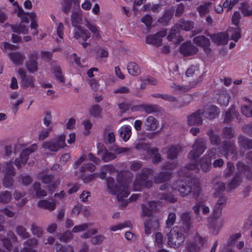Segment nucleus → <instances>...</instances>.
Instances as JSON below:
<instances>
[{
	"mask_svg": "<svg viewBox=\"0 0 252 252\" xmlns=\"http://www.w3.org/2000/svg\"><path fill=\"white\" fill-rule=\"evenodd\" d=\"M230 96L227 93L220 94L217 97V100L220 105L226 106L228 105Z\"/></svg>",
	"mask_w": 252,
	"mask_h": 252,
	"instance_id": "obj_45",
	"label": "nucleus"
},
{
	"mask_svg": "<svg viewBox=\"0 0 252 252\" xmlns=\"http://www.w3.org/2000/svg\"><path fill=\"white\" fill-rule=\"evenodd\" d=\"M37 241L36 239L28 240L25 243L24 247L22 252H36L33 248L37 245Z\"/></svg>",
	"mask_w": 252,
	"mask_h": 252,
	"instance_id": "obj_38",
	"label": "nucleus"
},
{
	"mask_svg": "<svg viewBox=\"0 0 252 252\" xmlns=\"http://www.w3.org/2000/svg\"><path fill=\"white\" fill-rule=\"evenodd\" d=\"M144 125L146 130L154 131L157 129L158 123L154 117L149 116L145 120Z\"/></svg>",
	"mask_w": 252,
	"mask_h": 252,
	"instance_id": "obj_29",
	"label": "nucleus"
},
{
	"mask_svg": "<svg viewBox=\"0 0 252 252\" xmlns=\"http://www.w3.org/2000/svg\"><path fill=\"white\" fill-rule=\"evenodd\" d=\"M171 88L172 91L175 94H181L188 92L189 90V87L181 86L176 84H173Z\"/></svg>",
	"mask_w": 252,
	"mask_h": 252,
	"instance_id": "obj_42",
	"label": "nucleus"
},
{
	"mask_svg": "<svg viewBox=\"0 0 252 252\" xmlns=\"http://www.w3.org/2000/svg\"><path fill=\"white\" fill-rule=\"evenodd\" d=\"M135 148L137 150L144 149L147 150L148 154L152 157V161L153 162L158 163L160 161L161 157L160 155L158 153V151L157 149L153 148L149 149L148 145L139 142L136 144Z\"/></svg>",
	"mask_w": 252,
	"mask_h": 252,
	"instance_id": "obj_16",
	"label": "nucleus"
},
{
	"mask_svg": "<svg viewBox=\"0 0 252 252\" xmlns=\"http://www.w3.org/2000/svg\"><path fill=\"white\" fill-rule=\"evenodd\" d=\"M142 215L146 217H150L152 214L153 211L157 210V203L151 201L142 206Z\"/></svg>",
	"mask_w": 252,
	"mask_h": 252,
	"instance_id": "obj_27",
	"label": "nucleus"
},
{
	"mask_svg": "<svg viewBox=\"0 0 252 252\" xmlns=\"http://www.w3.org/2000/svg\"><path fill=\"white\" fill-rule=\"evenodd\" d=\"M166 34V31H160L155 34L148 35L146 37L147 44H152L156 47H159L162 43V38Z\"/></svg>",
	"mask_w": 252,
	"mask_h": 252,
	"instance_id": "obj_17",
	"label": "nucleus"
},
{
	"mask_svg": "<svg viewBox=\"0 0 252 252\" xmlns=\"http://www.w3.org/2000/svg\"><path fill=\"white\" fill-rule=\"evenodd\" d=\"M71 21L72 25L74 27V29L73 30V37L78 39L81 38V32H80V31H82L83 27L80 26H76V20L75 18V14L73 13L71 15Z\"/></svg>",
	"mask_w": 252,
	"mask_h": 252,
	"instance_id": "obj_41",
	"label": "nucleus"
},
{
	"mask_svg": "<svg viewBox=\"0 0 252 252\" xmlns=\"http://www.w3.org/2000/svg\"><path fill=\"white\" fill-rule=\"evenodd\" d=\"M118 186L117 184L115 183V181L112 178L109 177L106 179V183L107 189L113 194L116 195L118 200L120 201H124V204H127V200H125L124 198H126L130 191L127 188L128 182L126 181H122L120 182L118 181Z\"/></svg>",
	"mask_w": 252,
	"mask_h": 252,
	"instance_id": "obj_1",
	"label": "nucleus"
},
{
	"mask_svg": "<svg viewBox=\"0 0 252 252\" xmlns=\"http://www.w3.org/2000/svg\"><path fill=\"white\" fill-rule=\"evenodd\" d=\"M239 0H225L223 3V7L227 8V10L231 9L238 3Z\"/></svg>",
	"mask_w": 252,
	"mask_h": 252,
	"instance_id": "obj_56",
	"label": "nucleus"
},
{
	"mask_svg": "<svg viewBox=\"0 0 252 252\" xmlns=\"http://www.w3.org/2000/svg\"><path fill=\"white\" fill-rule=\"evenodd\" d=\"M167 244L172 248H176L181 246L184 241V236L177 226L173 228H165Z\"/></svg>",
	"mask_w": 252,
	"mask_h": 252,
	"instance_id": "obj_3",
	"label": "nucleus"
},
{
	"mask_svg": "<svg viewBox=\"0 0 252 252\" xmlns=\"http://www.w3.org/2000/svg\"><path fill=\"white\" fill-rule=\"evenodd\" d=\"M216 154V150H215L214 152L212 150L208 154V157L205 156L201 159L200 166L204 172H207L210 169L211 167V158L213 157L214 154L215 155Z\"/></svg>",
	"mask_w": 252,
	"mask_h": 252,
	"instance_id": "obj_25",
	"label": "nucleus"
},
{
	"mask_svg": "<svg viewBox=\"0 0 252 252\" xmlns=\"http://www.w3.org/2000/svg\"><path fill=\"white\" fill-rule=\"evenodd\" d=\"M198 67L197 65H191L190 66L186 71V75L187 76H192L193 74H198Z\"/></svg>",
	"mask_w": 252,
	"mask_h": 252,
	"instance_id": "obj_63",
	"label": "nucleus"
},
{
	"mask_svg": "<svg viewBox=\"0 0 252 252\" xmlns=\"http://www.w3.org/2000/svg\"><path fill=\"white\" fill-rule=\"evenodd\" d=\"M153 170L149 168H144L140 174L138 175L134 181L133 186L135 190H140L143 187L150 188L152 186L151 181L147 180L148 175L153 173Z\"/></svg>",
	"mask_w": 252,
	"mask_h": 252,
	"instance_id": "obj_5",
	"label": "nucleus"
},
{
	"mask_svg": "<svg viewBox=\"0 0 252 252\" xmlns=\"http://www.w3.org/2000/svg\"><path fill=\"white\" fill-rule=\"evenodd\" d=\"M89 112L92 116L94 117H98L100 116L101 109L98 105H95L90 108Z\"/></svg>",
	"mask_w": 252,
	"mask_h": 252,
	"instance_id": "obj_52",
	"label": "nucleus"
},
{
	"mask_svg": "<svg viewBox=\"0 0 252 252\" xmlns=\"http://www.w3.org/2000/svg\"><path fill=\"white\" fill-rule=\"evenodd\" d=\"M38 178L44 184H50L51 188L54 189L56 185L59 183V181L54 182L53 177L47 174L40 173L38 175Z\"/></svg>",
	"mask_w": 252,
	"mask_h": 252,
	"instance_id": "obj_33",
	"label": "nucleus"
},
{
	"mask_svg": "<svg viewBox=\"0 0 252 252\" xmlns=\"http://www.w3.org/2000/svg\"><path fill=\"white\" fill-rule=\"evenodd\" d=\"M181 24H176L171 29L170 32L167 36V38L169 41L172 40L174 38H177L179 40V37H180V29L183 30L185 31H189L192 29L193 24L192 22L190 21H183L180 22Z\"/></svg>",
	"mask_w": 252,
	"mask_h": 252,
	"instance_id": "obj_6",
	"label": "nucleus"
},
{
	"mask_svg": "<svg viewBox=\"0 0 252 252\" xmlns=\"http://www.w3.org/2000/svg\"><path fill=\"white\" fill-rule=\"evenodd\" d=\"M95 170V166L91 163H84L83 164L81 168V171L82 172H93Z\"/></svg>",
	"mask_w": 252,
	"mask_h": 252,
	"instance_id": "obj_58",
	"label": "nucleus"
},
{
	"mask_svg": "<svg viewBox=\"0 0 252 252\" xmlns=\"http://www.w3.org/2000/svg\"><path fill=\"white\" fill-rule=\"evenodd\" d=\"M192 210L196 215V220L198 222L203 220L200 212L203 215H207L210 213L209 207L204 202H199L197 203L192 207Z\"/></svg>",
	"mask_w": 252,
	"mask_h": 252,
	"instance_id": "obj_12",
	"label": "nucleus"
},
{
	"mask_svg": "<svg viewBox=\"0 0 252 252\" xmlns=\"http://www.w3.org/2000/svg\"><path fill=\"white\" fill-rule=\"evenodd\" d=\"M1 212L7 217L12 218L14 216V212L10 206H7L1 210Z\"/></svg>",
	"mask_w": 252,
	"mask_h": 252,
	"instance_id": "obj_64",
	"label": "nucleus"
},
{
	"mask_svg": "<svg viewBox=\"0 0 252 252\" xmlns=\"http://www.w3.org/2000/svg\"><path fill=\"white\" fill-rule=\"evenodd\" d=\"M144 226L145 233L147 235H149L153 231L158 228L159 226V220L152 217L144 222Z\"/></svg>",
	"mask_w": 252,
	"mask_h": 252,
	"instance_id": "obj_21",
	"label": "nucleus"
},
{
	"mask_svg": "<svg viewBox=\"0 0 252 252\" xmlns=\"http://www.w3.org/2000/svg\"><path fill=\"white\" fill-rule=\"evenodd\" d=\"M97 148L98 149V155L101 157L102 160L104 161H108L115 158V155L112 153L108 152L102 144L99 143L97 146Z\"/></svg>",
	"mask_w": 252,
	"mask_h": 252,
	"instance_id": "obj_26",
	"label": "nucleus"
},
{
	"mask_svg": "<svg viewBox=\"0 0 252 252\" xmlns=\"http://www.w3.org/2000/svg\"><path fill=\"white\" fill-rule=\"evenodd\" d=\"M238 143L241 151H242V148L245 150L252 148V140H250L244 136H240L238 137Z\"/></svg>",
	"mask_w": 252,
	"mask_h": 252,
	"instance_id": "obj_39",
	"label": "nucleus"
},
{
	"mask_svg": "<svg viewBox=\"0 0 252 252\" xmlns=\"http://www.w3.org/2000/svg\"><path fill=\"white\" fill-rule=\"evenodd\" d=\"M82 125L84 126L83 134L85 136H88L90 133L92 124L89 120H86L82 122Z\"/></svg>",
	"mask_w": 252,
	"mask_h": 252,
	"instance_id": "obj_53",
	"label": "nucleus"
},
{
	"mask_svg": "<svg viewBox=\"0 0 252 252\" xmlns=\"http://www.w3.org/2000/svg\"><path fill=\"white\" fill-rule=\"evenodd\" d=\"M180 51L184 56H189L196 54L198 49L190 42H189L183 43L180 47Z\"/></svg>",
	"mask_w": 252,
	"mask_h": 252,
	"instance_id": "obj_23",
	"label": "nucleus"
},
{
	"mask_svg": "<svg viewBox=\"0 0 252 252\" xmlns=\"http://www.w3.org/2000/svg\"><path fill=\"white\" fill-rule=\"evenodd\" d=\"M204 112L203 110H198L188 117V123L190 125H200L202 122V116Z\"/></svg>",
	"mask_w": 252,
	"mask_h": 252,
	"instance_id": "obj_24",
	"label": "nucleus"
},
{
	"mask_svg": "<svg viewBox=\"0 0 252 252\" xmlns=\"http://www.w3.org/2000/svg\"><path fill=\"white\" fill-rule=\"evenodd\" d=\"M221 151V154H223L226 158H230L232 159H236V152L233 141L229 140L225 142Z\"/></svg>",
	"mask_w": 252,
	"mask_h": 252,
	"instance_id": "obj_15",
	"label": "nucleus"
},
{
	"mask_svg": "<svg viewBox=\"0 0 252 252\" xmlns=\"http://www.w3.org/2000/svg\"><path fill=\"white\" fill-rule=\"evenodd\" d=\"M40 184L39 183H35L34 184L33 188L36 191V195L37 196H45L46 195V192L45 190H42L40 189Z\"/></svg>",
	"mask_w": 252,
	"mask_h": 252,
	"instance_id": "obj_62",
	"label": "nucleus"
},
{
	"mask_svg": "<svg viewBox=\"0 0 252 252\" xmlns=\"http://www.w3.org/2000/svg\"><path fill=\"white\" fill-rule=\"evenodd\" d=\"M90 225V224L86 223L76 225L73 227L72 229V232L74 233H77L78 232L85 231L89 228Z\"/></svg>",
	"mask_w": 252,
	"mask_h": 252,
	"instance_id": "obj_59",
	"label": "nucleus"
},
{
	"mask_svg": "<svg viewBox=\"0 0 252 252\" xmlns=\"http://www.w3.org/2000/svg\"><path fill=\"white\" fill-rule=\"evenodd\" d=\"M4 27H7L8 29L12 30V31L15 32H20L23 34H26L28 32L29 28L28 26L24 25L23 24H20L17 26H14L9 25L8 23L4 24Z\"/></svg>",
	"mask_w": 252,
	"mask_h": 252,
	"instance_id": "obj_31",
	"label": "nucleus"
},
{
	"mask_svg": "<svg viewBox=\"0 0 252 252\" xmlns=\"http://www.w3.org/2000/svg\"><path fill=\"white\" fill-rule=\"evenodd\" d=\"M173 15V11L172 10H167L164 14L163 16L159 19L161 23L165 24L171 18Z\"/></svg>",
	"mask_w": 252,
	"mask_h": 252,
	"instance_id": "obj_57",
	"label": "nucleus"
},
{
	"mask_svg": "<svg viewBox=\"0 0 252 252\" xmlns=\"http://www.w3.org/2000/svg\"><path fill=\"white\" fill-rule=\"evenodd\" d=\"M17 72L20 77V84L22 88H35V80L33 76L28 75L26 71L21 67L18 68Z\"/></svg>",
	"mask_w": 252,
	"mask_h": 252,
	"instance_id": "obj_7",
	"label": "nucleus"
},
{
	"mask_svg": "<svg viewBox=\"0 0 252 252\" xmlns=\"http://www.w3.org/2000/svg\"><path fill=\"white\" fill-rule=\"evenodd\" d=\"M193 42L197 45L205 48L206 52H209L210 50L207 48L210 45V40L204 36H197L193 38Z\"/></svg>",
	"mask_w": 252,
	"mask_h": 252,
	"instance_id": "obj_28",
	"label": "nucleus"
},
{
	"mask_svg": "<svg viewBox=\"0 0 252 252\" xmlns=\"http://www.w3.org/2000/svg\"><path fill=\"white\" fill-rule=\"evenodd\" d=\"M16 232L17 234L22 239H26L28 237V233L27 232L26 229L22 226H18Z\"/></svg>",
	"mask_w": 252,
	"mask_h": 252,
	"instance_id": "obj_60",
	"label": "nucleus"
},
{
	"mask_svg": "<svg viewBox=\"0 0 252 252\" xmlns=\"http://www.w3.org/2000/svg\"><path fill=\"white\" fill-rule=\"evenodd\" d=\"M12 198L11 193L8 191H2L0 193V203L7 204Z\"/></svg>",
	"mask_w": 252,
	"mask_h": 252,
	"instance_id": "obj_48",
	"label": "nucleus"
},
{
	"mask_svg": "<svg viewBox=\"0 0 252 252\" xmlns=\"http://www.w3.org/2000/svg\"><path fill=\"white\" fill-rule=\"evenodd\" d=\"M242 113L248 117H252V103L249 102L247 105H243L241 108Z\"/></svg>",
	"mask_w": 252,
	"mask_h": 252,
	"instance_id": "obj_50",
	"label": "nucleus"
},
{
	"mask_svg": "<svg viewBox=\"0 0 252 252\" xmlns=\"http://www.w3.org/2000/svg\"><path fill=\"white\" fill-rule=\"evenodd\" d=\"M87 82L93 91H97L98 90L100 84L96 78H88Z\"/></svg>",
	"mask_w": 252,
	"mask_h": 252,
	"instance_id": "obj_51",
	"label": "nucleus"
},
{
	"mask_svg": "<svg viewBox=\"0 0 252 252\" xmlns=\"http://www.w3.org/2000/svg\"><path fill=\"white\" fill-rule=\"evenodd\" d=\"M25 65L29 73H34L37 72L38 70V67L36 54L30 55L29 59L25 62Z\"/></svg>",
	"mask_w": 252,
	"mask_h": 252,
	"instance_id": "obj_20",
	"label": "nucleus"
},
{
	"mask_svg": "<svg viewBox=\"0 0 252 252\" xmlns=\"http://www.w3.org/2000/svg\"><path fill=\"white\" fill-rule=\"evenodd\" d=\"M176 215L174 213H170L168 216L166 220V226L165 228H169L171 229V227L174 224L176 220Z\"/></svg>",
	"mask_w": 252,
	"mask_h": 252,
	"instance_id": "obj_54",
	"label": "nucleus"
},
{
	"mask_svg": "<svg viewBox=\"0 0 252 252\" xmlns=\"http://www.w3.org/2000/svg\"><path fill=\"white\" fill-rule=\"evenodd\" d=\"M37 205L40 208H44L51 211L55 210L56 207V203L53 200H41L38 202Z\"/></svg>",
	"mask_w": 252,
	"mask_h": 252,
	"instance_id": "obj_37",
	"label": "nucleus"
},
{
	"mask_svg": "<svg viewBox=\"0 0 252 252\" xmlns=\"http://www.w3.org/2000/svg\"><path fill=\"white\" fill-rule=\"evenodd\" d=\"M6 174L3 179V185L6 188H9L13 185L12 177L15 175L14 168L11 162L6 163Z\"/></svg>",
	"mask_w": 252,
	"mask_h": 252,
	"instance_id": "obj_19",
	"label": "nucleus"
},
{
	"mask_svg": "<svg viewBox=\"0 0 252 252\" xmlns=\"http://www.w3.org/2000/svg\"><path fill=\"white\" fill-rule=\"evenodd\" d=\"M129 150V148L120 147L117 145H114L111 148V151L115 154H120L123 153H126L128 152Z\"/></svg>",
	"mask_w": 252,
	"mask_h": 252,
	"instance_id": "obj_61",
	"label": "nucleus"
},
{
	"mask_svg": "<svg viewBox=\"0 0 252 252\" xmlns=\"http://www.w3.org/2000/svg\"><path fill=\"white\" fill-rule=\"evenodd\" d=\"M37 149L36 144H32L29 148L24 150L21 154L20 158H17L15 160V164L19 169L22 164H25L28 159L29 154L34 152Z\"/></svg>",
	"mask_w": 252,
	"mask_h": 252,
	"instance_id": "obj_13",
	"label": "nucleus"
},
{
	"mask_svg": "<svg viewBox=\"0 0 252 252\" xmlns=\"http://www.w3.org/2000/svg\"><path fill=\"white\" fill-rule=\"evenodd\" d=\"M175 163H167L163 167L164 171L161 172L155 178L156 183L164 182L168 180L171 174V171L176 167Z\"/></svg>",
	"mask_w": 252,
	"mask_h": 252,
	"instance_id": "obj_11",
	"label": "nucleus"
},
{
	"mask_svg": "<svg viewBox=\"0 0 252 252\" xmlns=\"http://www.w3.org/2000/svg\"><path fill=\"white\" fill-rule=\"evenodd\" d=\"M236 42L241 37L240 30L238 27L229 28L226 33L220 32L210 36L212 40L218 45H223L228 42L229 37Z\"/></svg>",
	"mask_w": 252,
	"mask_h": 252,
	"instance_id": "obj_2",
	"label": "nucleus"
},
{
	"mask_svg": "<svg viewBox=\"0 0 252 252\" xmlns=\"http://www.w3.org/2000/svg\"><path fill=\"white\" fill-rule=\"evenodd\" d=\"M204 243V239L200 237L198 234H196L194 240L189 242L187 245V252H197Z\"/></svg>",
	"mask_w": 252,
	"mask_h": 252,
	"instance_id": "obj_14",
	"label": "nucleus"
},
{
	"mask_svg": "<svg viewBox=\"0 0 252 252\" xmlns=\"http://www.w3.org/2000/svg\"><path fill=\"white\" fill-rule=\"evenodd\" d=\"M173 190H177L182 196H186L189 194L191 191L193 194L197 197L200 191V187L199 185L196 184L191 187L190 186L187 185V183L184 181H177L173 183L171 186Z\"/></svg>",
	"mask_w": 252,
	"mask_h": 252,
	"instance_id": "obj_4",
	"label": "nucleus"
},
{
	"mask_svg": "<svg viewBox=\"0 0 252 252\" xmlns=\"http://www.w3.org/2000/svg\"><path fill=\"white\" fill-rule=\"evenodd\" d=\"M65 135H61L58 137L57 141L51 140L44 142L42 144V147L44 149H48L51 151H58L60 148L65 147Z\"/></svg>",
	"mask_w": 252,
	"mask_h": 252,
	"instance_id": "obj_8",
	"label": "nucleus"
},
{
	"mask_svg": "<svg viewBox=\"0 0 252 252\" xmlns=\"http://www.w3.org/2000/svg\"><path fill=\"white\" fill-rule=\"evenodd\" d=\"M52 71L57 80H58L60 83L64 84L65 80L62 74L61 68L59 66H56L52 69Z\"/></svg>",
	"mask_w": 252,
	"mask_h": 252,
	"instance_id": "obj_47",
	"label": "nucleus"
},
{
	"mask_svg": "<svg viewBox=\"0 0 252 252\" xmlns=\"http://www.w3.org/2000/svg\"><path fill=\"white\" fill-rule=\"evenodd\" d=\"M13 6L15 12L17 13V16L21 18V21L28 23L29 22L28 13H25L22 8H20L17 2H14Z\"/></svg>",
	"mask_w": 252,
	"mask_h": 252,
	"instance_id": "obj_36",
	"label": "nucleus"
},
{
	"mask_svg": "<svg viewBox=\"0 0 252 252\" xmlns=\"http://www.w3.org/2000/svg\"><path fill=\"white\" fill-rule=\"evenodd\" d=\"M128 73L133 76L139 75L141 73L139 66L134 62H130L127 65Z\"/></svg>",
	"mask_w": 252,
	"mask_h": 252,
	"instance_id": "obj_34",
	"label": "nucleus"
},
{
	"mask_svg": "<svg viewBox=\"0 0 252 252\" xmlns=\"http://www.w3.org/2000/svg\"><path fill=\"white\" fill-rule=\"evenodd\" d=\"M56 25L57 34L60 38V39L57 38L56 41L58 43H60L63 39L64 27L63 24L61 22L56 23Z\"/></svg>",
	"mask_w": 252,
	"mask_h": 252,
	"instance_id": "obj_49",
	"label": "nucleus"
},
{
	"mask_svg": "<svg viewBox=\"0 0 252 252\" xmlns=\"http://www.w3.org/2000/svg\"><path fill=\"white\" fill-rule=\"evenodd\" d=\"M237 169L239 172H240V174H243V175L249 177V174L248 173L250 172V168L249 167L245 165L242 163H239L237 165Z\"/></svg>",
	"mask_w": 252,
	"mask_h": 252,
	"instance_id": "obj_55",
	"label": "nucleus"
},
{
	"mask_svg": "<svg viewBox=\"0 0 252 252\" xmlns=\"http://www.w3.org/2000/svg\"><path fill=\"white\" fill-rule=\"evenodd\" d=\"M7 235L8 238L3 239V246L5 249H6L8 251H10L11 250L12 248L11 241L12 242L16 241V237L14 234L11 231L8 232Z\"/></svg>",
	"mask_w": 252,
	"mask_h": 252,
	"instance_id": "obj_40",
	"label": "nucleus"
},
{
	"mask_svg": "<svg viewBox=\"0 0 252 252\" xmlns=\"http://www.w3.org/2000/svg\"><path fill=\"white\" fill-rule=\"evenodd\" d=\"M130 226L131 223L129 221H125L123 223L113 225L109 228V229L110 231L115 232Z\"/></svg>",
	"mask_w": 252,
	"mask_h": 252,
	"instance_id": "obj_44",
	"label": "nucleus"
},
{
	"mask_svg": "<svg viewBox=\"0 0 252 252\" xmlns=\"http://www.w3.org/2000/svg\"><path fill=\"white\" fill-rule=\"evenodd\" d=\"M167 151L168 159H173L177 157V154L180 151L181 147L178 145L171 146L165 149Z\"/></svg>",
	"mask_w": 252,
	"mask_h": 252,
	"instance_id": "obj_35",
	"label": "nucleus"
},
{
	"mask_svg": "<svg viewBox=\"0 0 252 252\" xmlns=\"http://www.w3.org/2000/svg\"><path fill=\"white\" fill-rule=\"evenodd\" d=\"M121 138L124 141H127L131 135V127L128 125H124L119 129Z\"/></svg>",
	"mask_w": 252,
	"mask_h": 252,
	"instance_id": "obj_30",
	"label": "nucleus"
},
{
	"mask_svg": "<svg viewBox=\"0 0 252 252\" xmlns=\"http://www.w3.org/2000/svg\"><path fill=\"white\" fill-rule=\"evenodd\" d=\"M84 25L91 32L92 38L94 41H98L102 38V32L98 26L91 23L87 19H85Z\"/></svg>",
	"mask_w": 252,
	"mask_h": 252,
	"instance_id": "obj_18",
	"label": "nucleus"
},
{
	"mask_svg": "<svg viewBox=\"0 0 252 252\" xmlns=\"http://www.w3.org/2000/svg\"><path fill=\"white\" fill-rule=\"evenodd\" d=\"M8 56L11 61L15 65L23 64L26 59L25 54L20 51L10 52L8 53Z\"/></svg>",
	"mask_w": 252,
	"mask_h": 252,
	"instance_id": "obj_22",
	"label": "nucleus"
},
{
	"mask_svg": "<svg viewBox=\"0 0 252 252\" xmlns=\"http://www.w3.org/2000/svg\"><path fill=\"white\" fill-rule=\"evenodd\" d=\"M205 141L202 139H197L192 146V150L189 153L188 157L191 159H195L205 151Z\"/></svg>",
	"mask_w": 252,
	"mask_h": 252,
	"instance_id": "obj_10",
	"label": "nucleus"
},
{
	"mask_svg": "<svg viewBox=\"0 0 252 252\" xmlns=\"http://www.w3.org/2000/svg\"><path fill=\"white\" fill-rule=\"evenodd\" d=\"M203 111L205 113V117L210 119L215 118L220 113L219 108L213 105L206 107Z\"/></svg>",
	"mask_w": 252,
	"mask_h": 252,
	"instance_id": "obj_32",
	"label": "nucleus"
},
{
	"mask_svg": "<svg viewBox=\"0 0 252 252\" xmlns=\"http://www.w3.org/2000/svg\"><path fill=\"white\" fill-rule=\"evenodd\" d=\"M241 182V177L239 173L237 174L232 179L231 182L227 185V189L229 190H232L238 187Z\"/></svg>",
	"mask_w": 252,
	"mask_h": 252,
	"instance_id": "obj_43",
	"label": "nucleus"
},
{
	"mask_svg": "<svg viewBox=\"0 0 252 252\" xmlns=\"http://www.w3.org/2000/svg\"><path fill=\"white\" fill-rule=\"evenodd\" d=\"M239 9L241 10L242 13L244 16L252 15V6L247 3H241Z\"/></svg>",
	"mask_w": 252,
	"mask_h": 252,
	"instance_id": "obj_46",
	"label": "nucleus"
},
{
	"mask_svg": "<svg viewBox=\"0 0 252 252\" xmlns=\"http://www.w3.org/2000/svg\"><path fill=\"white\" fill-rule=\"evenodd\" d=\"M9 98L12 112L16 114L18 110V106L23 103L24 97L18 92L15 91L10 93Z\"/></svg>",
	"mask_w": 252,
	"mask_h": 252,
	"instance_id": "obj_9",
	"label": "nucleus"
}]
</instances>
